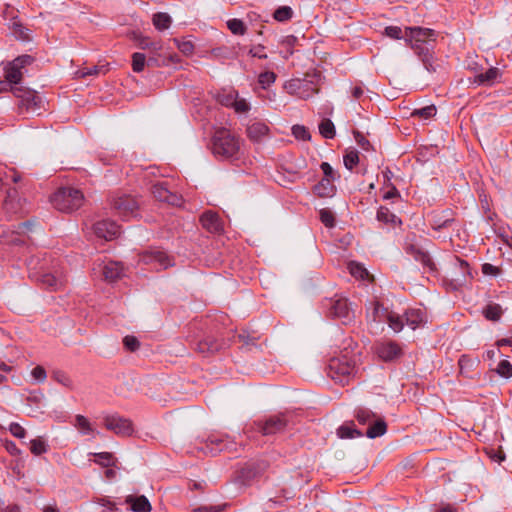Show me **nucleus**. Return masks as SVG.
<instances>
[{"label": "nucleus", "instance_id": "nucleus-42", "mask_svg": "<svg viewBox=\"0 0 512 512\" xmlns=\"http://www.w3.org/2000/svg\"><path fill=\"white\" fill-rule=\"evenodd\" d=\"M12 87L6 81H0V93L11 90Z\"/></svg>", "mask_w": 512, "mask_h": 512}, {"label": "nucleus", "instance_id": "nucleus-23", "mask_svg": "<svg viewBox=\"0 0 512 512\" xmlns=\"http://www.w3.org/2000/svg\"><path fill=\"white\" fill-rule=\"evenodd\" d=\"M30 450L35 455H41L46 452L47 445L46 443L41 439H33L30 442Z\"/></svg>", "mask_w": 512, "mask_h": 512}, {"label": "nucleus", "instance_id": "nucleus-44", "mask_svg": "<svg viewBox=\"0 0 512 512\" xmlns=\"http://www.w3.org/2000/svg\"><path fill=\"white\" fill-rule=\"evenodd\" d=\"M357 418H358V420H359L360 422H363V423L365 422V418H364V416H361L360 414H358Z\"/></svg>", "mask_w": 512, "mask_h": 512}, {"label": "nucleus", "instance_id": "nucleus-27", "mask_svg": "<svg viewBox=\"0 0 512 512\" xmlns=\"http://www.w3.org/2000/svg\"><path fill=\"white\" fill-rule=\"evenodd\" d=\"M321 169H322L327 181H334L339 178V176L337 175V173L334 171V169L332 168V166L329 163L323 162L321 164Z\"/></svg>", "mask_w": 512, "mask_h": 512}, {"label": "nucleus", "instance_id": "nucleus-33", "mask_svg": "<svg viewBox=\"0 0 512 512\" xmlns=\"http://www.w3.org/2000/svg\"><path fill=\"white\" fill-rule=\"evenodd\" d=\"M124 344L131 351H134L139 347V342L134 336H126L124 338Z\"/></svg>", "mask_w": 512, "mask_h": 512}, {"label": "nucleus", "instance_id": "nucleus-11", "mask_svg": "<svg viewBox=\"0 0 512 512\" xmlns=\"http://www.w3.org/2000/svg\"><path fill=\"white\" fill-rule=\"evenodd\" d=\"M331 369L334 370L336 373H341L342 376H334L337 380H339L340 382H344L346 381V377H349L350 375L353 374L354 372V368L353 367H350V366H346V367H341L340 365V362L339 361H332L331 363Z\"/></svg>", "mask_w": 512, "mask_h": 512}, {"label": "nucleus", "instance_id": "nucleus-22", "mask_svg": "<svg viewBox=\"0 0 512 512\" xmlns=\"http://www.w3.org/2000/svg\"><path fill=\"white\" fill-rule=\"evenodd\" d=\"M227 26L232 33L242 35L245 32L244 23L239 19H230L227 21Z\"/></svg>", "mask_w": 512, "mask_h": 512}, {"label": "nucleus", "instance_id": "nucleus-26", "mask_svg": "<svg viewBox=\"0 0 512 512\" xmlns=\"http://www.w3.org/2000/svg\"><path fill=\"white\" fill-rule=\"evenodd\" d=\"M276 76L273 72H264L259 76V83L263 88L269 87L275 82Z\"/></svg>", "mask_w": 512, "mask_h": 512}, {"label": "nucleus", "instance_id": "nucleus-45", "mask_svg": "<svg viewBox=\"0 0 512 512\" xmlns=\"http://www.w3.org/2000/svg\"><path fill=\"white\" fill-rule=\"evenodd\" d=\"M2 379H3V376H2V375H0V382L2 381Z\"/></svg>", "mask_w": 512, "mask_h": 512}, {"label": "nucleus", "instance_id": "nucleus-34", "mask_svg": "<svg viewBox=\"0 0 512 512\" xmlns=\"http://www.w3.org/2000/svg\"><path fill=\"white\" fill-rule=\"evenodd\" d=\"M112 461V457L109 453H99L95 455V462L102 465H109Z\"/></svg>", "mask_w": 512, "mask_h": 512}, {"label": "nucleus", "instance_id": "nucleus-21", "mask_svg": "<svg viewBox=\"0 0 512 512\" xmlns=\"http://www.w3.org/2000/svg\"><path fill=\"white\" fill-rule=\"evenodd\" d=\"M30 375H31L32 381L35 383H43L47 378L46 371L41 366L34 367L31 370Z\"/></svg>", "mask_w": 512, "mask_h": 512}, {"label": "nucleus", "instance_id": "nucleus-9", "mask_svg": "<svg viewBox=\"0 0 512 512\" xmlns=\"http://www.w3.org/2000/svg\"><path fill=\"white\" fill-rule=\"evenodd\" d=\"M377 353L384 360H392L399 354V349L394 344H384L377 349Z\"/></svg>", "mask_w": 512, "mask_h": 512}, {"label": "nucleus", "instance_id": "nucleus-25", "mask_svg": "<svg viewBox=\"0 0 512 512\" xmlns=\"http://www.w3.org/2000/svg\"><path fill=\"white\" fill-rule=\"evenodd\" d=\"M501 314L502 310L501 307L498 305L489 306L484 310L485 317L493 321L500 319Z\"/></svg>", "mask_w": 512, "mask_h": 512}, {"label": "nucleus", "instance_id": "nucleus-2", "mask_svg": "<svg viewBox=\"0 0 512 512\" xmlns=\"http://www.w3.org/2000/svg\"><path fill=\"white\" fill-rule=\"evenodd\" d=\"M213 152L216 156L232 158L239 154L240 143L233 135L226 131L217 134L213 144Z\"/></svg>", "mask_w": 512, "mask_h": 512}, {"label": "nucleus", "instance_id": "nucleus-24", "mask_svg": "<svg viewBox=\"0 0 512 512\" xmlns=\"http://www.w3.org/2000/svg\"><path fill=\"white\" fill-rule=\"evenodd\" d=\"M145 55L142 53H134L132 56V68L135 72H141L145 66Z\"/></svg>", "mask_w": 512, "mask_h": 512}, {"label": "nucleus", "instance_id": "nucleus-19", "mask_svg": "<svg viewBox=\"0 0 512 512\" xmlns=\"http://www.w3.org/2000/svg\"><path fill=\"white\" fill-rule=\"evenodd\" d=\"M496 371L499 376L503 378H510L512 377V365L510 362L506 359L501 360L496 368Z\"/></svg>", "mask_w": 512, "mask_h": 512}, {"label": "nucleus", "instance_id": "nucleus-6", "mask_svg": "<svg viewBox=\"0 0 512 512\" xmlns=\"http://www.w3.org/2000/svg\"><path fill=\"white\" fill-rule=\"evenodd\" d=\"M429 31L421 28H405V40L411 44L426 41Z\"/></svg>", "mask_w": 512, "mask_h": 512}, {"label": "nucleus", "instance_id": "nucleus-16", "mask_svg": "<svg viewBox=\"0 0 512 512\" xmlns=\"http://www.w3.org/2000/svg\"><path fill=\"white\" fill-rule=\"evenodd\" d=\"M337 435L341 439H347L360 436L361 433L356 430L353 425L345 424L337 429Z\"/></svg>", "mask_w": 512, "mask_h": 512}, {"label": "nucleus", "instance_id": "nucleus-35", "mask_svg": "<svg viewBox=\"0 0 512 512\" xmlns=\"http://www.w3.org/2000/svg\"><path fill=\"white\" fill-rule=\"evenodd\" d=\"M423 118H429L436 113V108L433 106L425 107L417 112Z\"/></svg>", "mask_w": 512, "mask_h": 512}, {"label": "nucleus", "instance_id": "nucleus-30", "mask_svg": "<svg viewBox=\"0 0 512 512\" xmlns=\"http://www.w3.org/2000/svg\"><path fill=\"white\" fill-rule=\"evenodd\" d=\"M385 31H386V34L391 38H395V39L404 38L405 39V30L402 31L399 27H396V26L387 27Z\"/></svg>", "mask_w": 512, "mask_h": 512}, {"label": "nucleus", "instance_id": "nucleus-38", "mask_svg": "<svg viewBox=\"0 0 512 512\" xmlns=\"http://www.w3.org/2000/svg\"><path fill=\"white\" fill-rule=\"evenodd\" d=\"M482 271L484 274L486 275H497L498 274V269L497 267H495L494 265L492 264H489V263H486L482 266Z\"/></svg>", "mask_w": 512, "mask_h": 512}, {"label": "nucleus", "instance_id": "nucleus-7", "mask_svg": "<svg viewBox=\"0 0 512 512\" xmlns=\"http://www.w3.org/2000/svg\"><path fill=\"white\" fill-rule=\"evenodd\" d=\"M103 274L107 280L115 281L124 275V269L118 262H108L104 266Z\"/></svg>", "mask_w": 512, "mask_h": 512}, {"label": "nucleus", "instance_id": "nucleus-18", "mask_svg": "<svg viewBox=\"0 0 512 512\" xmlns=\"http://www.w3.org/2000/svg\"><path fill=\"white\" fill-rule=\"evenodd\" d=\"M320 134L328 139H331L335 135L334 124L330 120H325L319 125Z\"/></svg>", "mask_w": 512, "mask_h": 512}, {"label": "nucleus", "instance_id": "nucleus-40", "mask_svg": "<svg viewBox=\"0 0 512 512\" xmlns=\"http://www.w3.org/2000/svg\"><path fill=\"white\" fill-rule=\"evenodd\" d=\"M11 431L16 437L23 438L25 436L24 429L19 425L12 426Z\"/></svg>", "mask_w": 512, "mask_h": 512}, {"label": "nucleus", "instance_id": "nucleus-29", "mask_svg": "<svg viewBox=\"0 0 512 512\" xmlns=\"http://www.w3.org/2000/svg\"><path fill=\"white\" fill-rule=\"evenodd\" d=\"M77 427L81 433L87 434L91 431L90 423L84 416H77L76 418Z\"/></svg>", "mask_w": 512, "mask_h": 512}, {"label": "nucleus", "instance_id": "nucleus-46", "mask_svg": "<svg viewBox=\"0 0 512 512\" xmlns=\"http://www.w3.org/2000/svg\"><path fill=\"white\" fill-rule=\"evenodd\" d=\"M51 512H57V511H56V510H54V509H51Z\"/></svg>", "mask_w": 512, "mask_h": 512}, {"label": "nucleus", "instance_id": "nucleus-20", "mask_svg": "<svg viewBox=\"0 0 512 512\" xmlns=\"http://www.w3.org/2000/svg\"><path fill=\"white\" fill-rule=\"evenodd\" d=\"M344 165L347 169L352 170L359 162V156L356 151H349L344 156Z\"/></svg>", "mask_w": 512, "mask_h": 512}, {"label": "nucleus", "instance_id": "nucleus-14", "mask_svg": "<svg viewBox=\"0 0 512 512\" xmlns=\"http://www.w3.org/2000/svg\"><path fill=\"white\" fill-rule=\"evenodd\" d=\"M153 24L160 31L168 29L171 24V17L166 13H157L153 16Z\"/></svg>", "mask_w": 512, "mask_h": 512}, {"label": "nucleus", "instance_id": "nucleus-43", "mask_svg": "<svg viewBox=\"0 0 512 512\" xmlns=\"http://www.w3.org/2000/svg\"><path fill=\"white\" fill-rule=\"evenodd\" d=\"M165 194H167V191L165 189H162V188L159 189V195L158 196L163 201L168 200V197Z\"/></svg>", "mask_w": 512, "mask_h": 512}, {"label": "nucleus", "instance_id": "nucleus-28", "mask_svg": "<svg viewBox=\"0 0 512 512\" xmlns=\"http://www.w3.org/2000/svg\"><path fill=\"white\" fill-rule=\"evenodd\" d=\"M292 133L295 136V138L302 140V141L308 140L310 138V135H309L307 129L301 125L293 126Z\"/></svg>", "mask_w": 512, "mask_h": 512}, {"label": "nucleus", "instance_id": "nucleus-4", "mask_svg": "<svg viewBox=\"0 0 512 512\" xmlns=\"http://www.w3.org/2000/svg\"><path fill=\"white\" fill-rule=\"evenodd\" d=\"M5 81L12 87L18 84L22 79L21 64L19 61L8 63L4 68Z\"/></svg>", "mask_w": 512, "mask_h": 512}, {"label": "nucleus", "instance_id": "nucleus-37", "mask_svg": "<svg viewBox=\"0 0 512 512\" xmlns=\"http://www.w3.org/2000/svg\"><path fill=\"white\" fill-rule=\"evenodd\" d=\"M389 326L394 332H400L403 328V323L401 321H399L398 319H394L393 317H390Z\"/></svg>", "mask_w": 512, "mask_h": 512}, {"label": "nucleus", "instance_id": "nucleus-15", "mask_svg": "<svg viewBox=\"0 0 512 512\" xmlns=\"http://www.w3.org/2000/svg\"><path fill=\"white\" fill-rule=\"evenodd\" d=\"M132 502V510L134 512H150L151 511V505L149 501L144 497H137L131 500Z\"/></svg>", "mask_w": 512, "mask_h": 512}, {"label": "nucleus", "instance_id": "nucleus-39", "mask_svg": "<svg viewBox=\"0 0 512 512\" xmlns=\"http://www.w3.org/2000/svg\"><path fill=\"white\" fill-rule=\"evenodd\" d=\"M481 81L493 82L498 77V72L495 69H490L485 75H482Z\"/></svg>", "mask_w": 512, "mask_h": 512}, {"label": "nucleus", "instance_id": "nucleus-12", "mask_svg": "<svg viewBox=\"0 0 512 512\" xmlns=\"http://www.w3.org/2000/svg\"><path fill=\"white\" fill-rule=\"evenodd\" d=\"M423 322L424 316L420 310H412L407 313V324L412 330H415Z\"/></svg>", "mask_w": 512, "mask_h": 512}, {"label": "nucleus", "instance_id": "nucleus-10", "mask_svg": "<svg viewBox=\"0 0 512 512\" xmlns=\"http://www.w3.org/2000/svg\"><path fill=\"white\" fill-rule=\"evenodd\" d=\"M348 269L351 275L357 279L365 280L370 278L369 272L360 263L351 262L349 263Z\"/></svg>", "mask_w": 512, "mask_h": 512}, {"label": "nucleus", "instance_id": "nucleus-31", "mask_svg": "<svg viewBox=\"0 0 512 512\" xmlns=\"http://www.w3.org/2000/svg\"><path fill=\"white\" fill-rule=\"evenodd\" d=\"M320 219L327 227H332L334 224V217L332 213L327 210H321Z\"/></svg>", "mask_w": 512, "mask_h": 512}, {"label": "nucleus", "instance_id": "nucleus-8", "mask_svg": "<svg viewBox=\"0 0 512 512\" xmlns=\"http://www.w3.org/2000/svg\"><path fill=\"white\" fill-rule=\"evenodd\" d=\"M201 223L210 231H218L220 229L219 218L212 212L203 214L201 217Z\"/></svg>", "mask_w": 512, "mask_h": 512}, {"label": "nucleus", "instance_id": "nucleus-1", "mask_svg": "<svg viewBox=\"0 0 512 512\" xmlns=\"http://www.w3.org/2000/svg\"><path fill=\"white\" fill-rule=\"evenodd\" d=\"M84 200L83 193L73 188H61L51 198L56 209L67 213L82 207Z\"/></svg>", "mask_w": 512, "mask_h": 512}, {"label": "nucleus", "instance_id": "nucleus-41", "mask_svg": "<svg viewBox=\"0 0 512 512\" xmlns=\"http://www.w3.org/2000/svg\"><path fill=\"white\" fill-rule=\"evenodd\" d=\"M159 262L163 267H168L169 265H171L170 260L163 254H159Z\"/></svg>", "mask_w": 512, "mask_h": 512}, {"label": "nucleus", "instance_id": "nucleus-3", "mask_svg": "<svg viewBox=\"0 0 512 512\" xmlns=\"http://www.w3.org/2000/svg\"><path fill=\"white\" fill-rule=\"evenodd\" d=\"M94 233L105 240H113L120 234L117 224L111 220H101L94 225Z\"/></svg>", "mask_w": 512, "mask_h": 512}, {"label": "nucleus", "instance_id": "nucleus-13", "mask_svg": "<svg viewBox=\"0 0 512 512\" xmlns=\"http://www.w3.org/2000/svg\"><path fill=\"white\" fill-rule=\"evenodd\" d=\"M387 426L383 420L376 421L368 430L367 437L373 439L379 436H382L386 433Z\"/></svg>", "mask_w": 512, "mask_h": 512}, {"label": "nucleus", "instance_id": "nucleus-17", "mask_svg": "<svg viewBox=\"0 0 512 512\" xmlns=\"http://www.w3.org/2000/svg\"><path fill=\"white\" fill-rule=\"evenodd\" d=\"M273 16H274V19L279 21V22L287 21V20L292 18L293 10L289 6H282V7H279L274 12Z\"/></svg>", "mask_w": 512, "mask_h": 512}, {"label": "nucleus", "instance_id": "nucleus-5", "mask_svg": "<svg viewBox=\"0 0 512 512\" xmlns=\"http://www.w3.org/2000/svg\"><path fill=\"white\" fill-rule=\"evenodd\" d=\"M269 134L268 126L263 122H253L247 127V135L250 140L259 142Z\"/></svg>", "mask_w": 512, "mask_h": 512}, {"label": "nucleus", "instance_id": "nucleus-36", "mask_svg": "<svg viewBox=\"0 0 512 512\" xmlns=\"http://www.w3.org/2000/svg\"><path fill=\"white\" fill-rule=\"evenodd\" d=\"M178 48L186 55L191 54L193 51V45L189 41L178 43Z\"/></svg>", "mask_w": 512, "mask_h": 512}, {"label": "nucleus", "instance_id": "nucleus-32", "mask_svg": "<svg viewBox=\"0 0 512 512\" xmlns=\"http://www.w3.org/2000/svg\"><path fill=\"white\" fill-rule=\"evenodd\" d=\"M234 108L238 113H245L249 109V105L245 99H237L234 102Z\"/></svg>", "mask_w": 512, "mask_h": 512}]
</instances>
